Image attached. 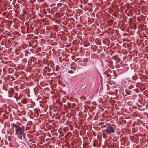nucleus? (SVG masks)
Here are the masks:
<instances>
[{
    "instance_id": "1",
    "label": "nucleus",
    "mask_w": 148,
    "mask_h": 148,
    "mask_svg": "<svg viewBox=\"0 0 148 148\" xmlns=\"http://www.w3.org/2000/svg\"><path fill=\"white\" fill-rule=\"evenodd\" d=\"M106 131L108 134L114 133L115 131L112 127L110 125H108L106 128Z\"/></svg>"
},
{
    "instance_id": "2",
    "label": "nucleus",
    "mask_w": 148,
    "mask_h": 148,
    "mask_svg": "<svg viewBox=\"0 0 148 148\" xmlns=\"http://www.w3.org/2000/svg\"><path fill=\"white\" fill-rule=\"evenodd\" d=\"M13 125L15 127V130L16 131H17L18 132H20V133H21L22 132L24 131L21 127H20L18 126V125H17L15 124H14Z\"/></svg>"
},
{
    "instance_id": "3",
    "label": "nucleus",
    "mask_w": 148,
    "mask_h": 148,
    "mask_svg": "<svg viewBox=\"0 0 148 148\" xmlns=\"http://www.w3.org/2000/svg\"><path fill=\"white\" fill-rule=\"evenodd\" d=\"M22 135L23 138L24 139H26V136L25 134L24 131L20 133Z\"/></svg>"
},
{
    "instance_id": "4",
    "label": "nucleus",
    "mask_w": 148,
    "mask_h": 148,
    "mask_svg": "<svg viewBox=\"0 0 148 148\" xmlns=\"http://www.w3.org/2000/svg\"><path fill=\"white\" fill-rule=\"evenodd\" d=\"M130 82L128 81V82H126L125 83L124 85L126 86H129L130 84H129Z\"/></svg>"
},
{
    "instance_id": "5",
    "label": "nucleus",
    "mask_w": 148,
    "mask_h": 148,
    "mask_svg": "<svg viewBox=\"0 0 148 148\" xmlns=\"http://www.w3.org/2000/svg\"><path fill=\"white\" fill-rule=\"evenodd\" d=\"M133 87V86L131 84H130L128 87L130 89L132 88Z\"/></svg>"
},
{
    "instance_id": "6",
    "label": "nucleus",
    "mask_w": 148,
    "mask_h": 148,
    "mask_svg": "<svg viewBox=\"0 0 148 148\" xmlns=\"http://www.w3.org/2000/svg\"><path fill=\"white\" fill-rule=\"evenodd\" d=\"M82 66H83V65H84V64H86V62H84V60H83L82 61Z\"/></svg>"
},
{
    "instance_id": "7",
    "label": "nucleus",
    "mask_w": 148,
    "mask_h": 148,
    "mask_svg": "<svg viewBox=\"0 0 148 148\" xmlns=\"http://www.w3.org/2000/svg\"><path fill=\"white\" fill-rule=\"evenodd\" d=\"M14 97L16 99L17 101V97H15V96H14Z\"/></svg>"
},
{
    "instance_id": "8",
    "label": "nucleus",
    "mask_w": 148,
    "mask_h": 148,
    "mask_svg": "<svg viewBox=\"0 0 148 148\" xmlns=\"http://www.w3.org/2000/svg\"><path fill=\"white\" fill-rule=\"evenodd\" d=\"M103 138H106V137H105V136H103Z\"/></svg>"
}]
</instances>
